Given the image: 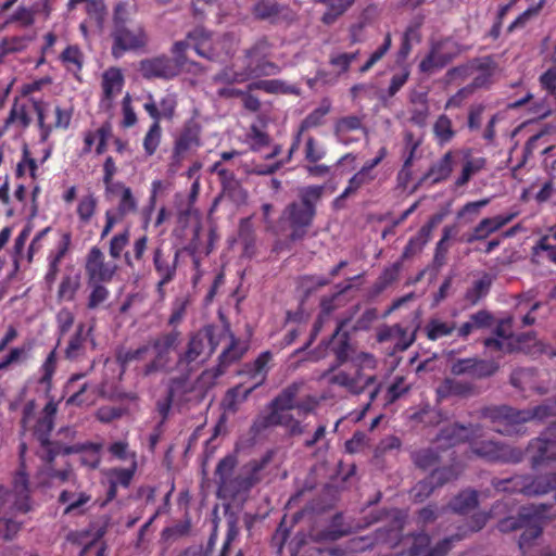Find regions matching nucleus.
Returning a JSON list of instances; mask_svg holds the SVG:
<instances>
[{"mask_svg":"<svg viewBox=\"0 0 556 556\" xmlns=\"http://www.w3.org/2000/svg\"><path fill=\"white\" fill-rule=\"evenodd\" d=\"M193 43L194 50L200 56L206 59H220L228 55L235 46L233 37H225L220 41H214L211 35L203 28H197L188 35L187 41H177L173 47L174 60L166 56H157L144 60L140 63V72L147 78L175 77L185 65L184 53Z\"/></svg>","mask_w":556,"mask_h":556,"instance_id":"f257e3e1","label":"nucleus"},{"mask_svg":"<svg viewBox=\"0 0 556 556\" xmlns=\"http://www.w3.org/2000/svg\"><path fill=\"white\" fill-rule=\"evenodd\" d=\"M31 508L29 488L24 469L13 479L12 490L0 486V535L11 539L23 522L20 518Z\"/></svg>","mask_w":556,"mask_h":556,"instance_id":"f03ea898","label":"nucleus"},{"mask_svg":"<svg viewBox=\"0 0 556 556\" xmlns=\"http://www.w3.org/2000/svg\"><path fill=\"white\" fill-rule=\"evenodd\" d=\"M236 457L226 456L216 468L218 495L220 497H235L250 490L260 480L261 465L250 463L236 471Z\"/></svg>","mask_w":556,"mask_h":556,"instance_id":"7ed1b4c3","label":"nucleus"},{"mask_svg":"<svg viewBox=\"0 0 556 556\" xmlns=\"http://www.w3.org/2000/svg\"><path fill=\"white\" fill-rule=\"evenodd\" d=\"M296 387L286 389L271 404V410L265 419V426H285L293 433L302 432L296 417H303L314 408L315 401L309 400L304 404H295Z\"/></svg>","mask_w":556,"mask_h":556,"instance_id":"20e7f679","label":"nucleus"},{"mask_svg":"<svg viewBox=\"0 0 556 556\" xmlns=\"http://www.w3.org/2000/svg\"><path fill=\"white\" fill-rule=\"evenodd\" d=\"M480 429H468L463 426H454L451 429L442 431V439L451 444H456L464 440H471V448L477 455L490 460L518 462L521 459V453L510 448L507 445H500L493 441L482 442L481 445L477 439Z\"/></svg>","mask_w":556,"mask_h":556,"instance_id":"39448f33","label":"nucleus"},{"mask_svg":"<svg viewBox=\"0 0 556 556\" xmlns=\"http://www.w3.org/2000/svg\"><path fill=\"white\" fill-rule=\"evenodd\" d=\"M375 368V357L367 353H359L353 358L349 367L334 372L329 381L345 388L352 393H361L375 381L372 372Z\"/></svg>","mask_w":556,"mask_h":556,"instance_id":"423d86ee","label":"nucleus"},{"mask_svg":"<svg viewBox=\"0 0 556 556\" xmlns=\"http://www.w3.org/2000/svg\"><path fill=\"white\" fill-rule=\"evenodd\" d=\"M551 517L546 513L545 505L538 507L525 508L518 519L513 517L506 518L500 522V530L503 532L522 529L519 540V546L525 549L532 540L536 539L543 529L545 518Z\"/></svg>","mask_w":556,"mask_h":556,"instance_id":"0eeeda50","label":"nucleus"},{"mask_svg":"<svg viewBox=\"0 0 556 556\" xmlns=\"http://www.w3.org/2000/svg\"><path fill=\"white\" fill-rule=\"evenodd\" d=\"M267 43L265 41L255 45L245 54L243 65L244 71H226L220 79L227 83H241L250 77L268 76L277 73V66L267 61Z\"/></svg>","mask_w":556,"mask_h":556,"instance_id":"6e6552de","label":"nucleus"},{"mask_svg":"<svg viewBox=\"0 0 556 556\" xmlns=\"http://www.w3.org/2000/svg\"><path fill=\"white\" fill-rule=\"evenodd\" d=\"M124 7L118 5L115 12V28L113 31L112 53L121 58L127 51L143 48L148 42V36L139 24L126 25L123 17Z\"/></svg>","mask_w":556,"mask_h":556,"instance_id":"1a4fd4ad","label":"nucleus"},{"mask_svg":"<svg viewBox=\"0 0 556 556\" xmlns=\"http://www.w3.org/2000/svg\"><path fill=\"white\" fill-rule=\"evenodd\" d=\"M556 414L555 405H542L534 410H515L510 407L503 406L496 409L493 416L494 430L500 433L513 434L519 432L518 426L522 422L531 421L534 419L543 420L549 415Z\"/></svg>","mask_w":556,"mask_h":556,"instance_id":"9d476101","label":"nucleus"},{"mask_svg":"<svg viewBox=\"0 0 556 556\" xmlns=\"http://www.w3.org/2000/svg\"><path fill=\"white\" fill-rule=\"evenodd\" d=\"M37 114L40 141L46 142L54 129H66L72 119V111L51 102L34 101Z\"/></svg>","mask_w":556,"mask_h":556,"instance_id":"9b49d317","label":"nucleus"},{"mask_svg":"<svg viewBox=\"0 0 556 556\" xmlns=\"http://www.w3.org/2000/svg\"><path fill=\"white\" fill-rule=\"evenodd\" d=\"M319 194L320 188H308L300 203H294L286 210L282 219L290 224V227L292 228L291 237L293 240L300 239L304 235L305 228L309 225L313 218L314 207L309 202L308 197L318 198Z\"/></svg>","mask_w":556,"mask_h":556,"instance_id":"f8f14e48","label":"nucleus"},{"mask_svg":"<svg viewBox=\"0 0 556 556\" xmlns=\"http://www.w3.org/2000/svg\"><path fill=\"white\" fill-rule=\"evenodd\" d=\"M217 344L215 328L205 327L191 337L180 363L186 365L201 363L214 352Z\"/></svg>","mask_w":556,"mask_h":556,"instance_id":"ddd939ff","label":"nucleus"},{"mask_svg":"<svg viewBox=\"0 0 556 556\" xmlns=\"http://www.w3.org/2000/svg\"><path fill=\"white\" fill-rule=\"evenodd\" d=\"M34 113V101L15 100L8 117L0 123V138L9 130H12L15 136L23 134L30 125Z\"/></svg>","mask_w":556,"mask_h":556,"instance_id":"4468645a","label":"nucleus"},{"mask_svg":"<svg viewBox=\"0 0 556 556\" xmlns=\"http://www.w3.org/2000/svg\"><path fill=\"white\" fill-rule=\"evenodd\" d=\"M527 456L539 466L545 460L556 459V425H552L543 435L531 442L527 448Z\"/></svg>","mask_w":556,"mask_h":556,"instance_id":"2eb2a0df","label":"nucleus"},{"mask_svg":"<svg viewBox=\"0 0 556 556\" xmlns=\"http://www.w3.org/2000/svg\"><path fill=\"white\" fill-rule=\"evenodd\" d=\"M117 270L114 262H106L103 253L93 247L86 260V273L90 282H109Z\"/></svg>","mask_w":556,"mask_h":556,"instance_id":"dca6fc26","label":"nucleus"},{"mask_svg":"<svg viewBox=\"0 0 556 556\" xmlns=\"http://www.w3.org/2000/svg\"><path fill=\"white\" fill-rule=\"evenodd\" d=\"M177 343V334L169 333L157 339L152 346H144L131 356L140 358L142 354L149 353L153 357V362L149 370L162 368L167 363V355L175 349Z\"/></svg>","mask_w":556,"mask_h":556,"instance_id":"f3484780","label":"nucleus"},{"mask_svg":"<svg viewBox=\"0 0 556 556\" xmlns=\"http://www.w3.org/2000/svg\"><path fill=\"white\" fill-rule=\"evenodd\" d=\"M270 358L269 352L261 354L249 369L252 384L250 387L238 386L229 392V395L235 399L244 400L253 389L262 384L265 380Z\"/></svg>","mask_w":556,"mask_h":556,"instance_id":"a211bd4d","label":"nucleus"},{"mask_svg":"<svg viewBox=\"0 0 556 556\" xmlns=\"http://www.w3.org/2000/svg\"><path fill=\"white\" fill-rule=\"evenodd\" d=\"M452 539H445L435 547H429V538L426 534L405 538L402 543L409 549L410 556H444L451 548Z\"/></svg>","mask_w":556,"mask_h":556,"instance_id":"6ab92c4d","label":"nucleus"},{"mask_svg":"<svg viewBox=\"0 0 556 556\" xmlns=\"http://www.w3.org/2000/svg\"><path fill=\"white\" fill-rule=\"evenodd\" d=\"M455 54L453 42L445 40L433 45L429 55L420 63L424 73H433L443 67Z\"/></svg>","mask_w":556,"mask_h":556,"instance_id":"aec40b11","label":"nucleus"},{"mask_svg":"<svg viewBox=\"0 0 556 556\" xmlns=\"http://www.w3.org/2000/svg\"><path fill=\"white\" fill-rule=\"evenodd\" d=\"M124 77L119 68L111 67L102 75L103 99L102 108L110 109L112 100L122 91Z\"/></svg>","mask_w":556,"mask_h":556,"instance_id":"412c9836","label":"nucleus"},{"mask_svg":"<svg viewBox=\"0 0 556 556\" xmlns=\"http://www.w3.org/2000/svg\"><path fill=\"white\" fill-rule=\"evenodd\" d=\"M516 213H508L501 214L490 218H483L475 227L472 233L468 238V242L485 239L491 233L497 231L498 229L510 223L516 217Z\"/></svg>","mask_w":556,"mask_h":556,"instance_id":"4be33fe9","label":"nucleus"},{"mask_svg":"<svg viewBox=\"0 0 556 556\" xmlns=\"http://www.w3.org/2000/svg\"><path fill=\"white\" fill-rule=\"evenodd\" d=\"M485 346L489 351L510 352L521 348L517 340L510 334V321L503 320L496 329V337L488 339Z\"/></svg>","mask_w":556,"mask_h":556,"instance_id":"5701e85b","label":"nucleus"},{"mask_svg":"<svg viewBox=\"0 0 556 556\" xmlns=\"http://www.w3.org/2000/svg\"><path fill=\"white\" fill-rule=\"evenodd\" d=\"M515 485L526 495H542L554 490L556 497V477L542 476L533 480L519 478L515 480Z\"/></svg>","mask_w":556,"mask_h":556,"instance_id":"b1692460","label":"nucleus"},{"mask_svg":"<svg viewBox=\"0 0 556 556\" xmlns=\"http://www.w3.org/2000/svg\"><path fill=\"white\" fill-rule=\"evenodd\" d=\"M111 135L109 125H103L94 130H87L83 134L81 154H88L93 149L98 155L104 153L106 141Z\"/></svg>","mask_w":556,"mask_h":556,"instance_id":"393cba45","label":"nucleus"},{"mask_svg":"<svg viewBox=\"0 0 556 556\" xmlns=\"http://www.w3.org/2000/svg\"><path fill=\"white\" fill-rule=\"evenodd\" d=\"M456 475L457 473L452 471L451 469L434 470L428 480L420 481L413 488L412 496L417 501H424L432 492L433 481H437L441 484V483L448 481L450 479L456 477Z\"/></svg>","mask_w":556,"mask_h":556,"instance_id":"a878e982","label":"nucleus"},{"mask_svg":"<svg viewBox=\"0 0 556 556\" xmlns=\"http://www.w3.org/2000/svg\"><path fill=\"white\" fill-rule=\"evenodd\" d=\"M91 496L84 491L64 490L60 495V502L65 505L64 514H81L86 510Z\"/></svg>","mask_w":556,"mask_h":556,"instance_id":"bb28decb","label":"nucleus"},{"mask_svg":"<svg viewBox=\"0 0 556 556\" xmlns=\"http://www.w3.org/2000/svg\"><path fill=\"white\" fill-rule=\"evenodd\" d=\"M70 244L71 235L68 232H64L62 233L55 249L50 252L48 256L49 268L46 275V280L49 283L54 282L59 273V265L63 260L64 255L66 254V252L68 251Z\"/></svg>","mask_w":556,"mask_h":556,"instance_id":"cd10ccee","label":"nucleus"},{"mask_svg":"<svg viewBox=\"0 0 556 556\" xmlns=\"http://www.w3.org/2000/svg\"><path fill=\"white\" fill-rule=\"evenodd\" d=\"M106 192L119 198L117 206V214L119 217H124L137 211V200L134 197L131 189L126 187L123 182L117 181L116 185H114V187H110Z\"/></svg>","mask_w":556,"mask_h":556,"instance_id":"c85d7f7f","label":"nucleus"},{"mask_svg":"<svg viewBox=\"0 0 556 556\" xmlns=\"http://www.w3.org/2000/svg\"><path fill=\"white\" fill-rule=\"evenodd\" d=\"M136 470V462L132 459L130 468L127 469H112L108 472L110 481L109 498H113L116 494L118 485L128 486Z\"/></svg>","mask_w":556,"mask_h":556,"instance_id":"c756f323","label":"nucleus"},{"mask_svg":"<svg viewBox=\"0 0 556 556\" xmlns=\"http://www.w3.org/2000/svg\"><path fill=\"white\" fill-rule=\"evenodd\" d=\"M485 165V160L483 157H473L466 152L465 161L462 168V174L456 180V185L462 187L465 186L472 176L478 174L483 169Z\"/></svg>","mask_w":556,"mask_h":556,"instance_id":"7c9ffc66","label":"nucleus"},{"mask_svg":"<svg viewBox=\"0 0 556 556\" xmlns=\"http://www.w3.org/2000/svg\"><path fill=\"white\" fill-rule=\"evenodd\" d=\"M455 329L456 325L454 321H446L440 318H432L425 328L427 338L432 341L450 336Z\"/></svg>","mask_w":556,"mask_h":556,"instance_id":"2f4dec72","label":"nucleus"},{"mask_svg":"<svg viewBox=\"0 0 556 556\" xmlns=\"http://www.w3.org/2000/svg\"><path fill=\"white\" fill-rule=\"evenodd\" d=\"M433 135L440 146L448 143L455 136L451 118L440 115L433 124Z\"/></svg>","mask_w":556,"mask_h":556,"instance_id":"473e14b6","label":"nucleus"},{"mask_svg":"<svg viewBox=\"0 0 556 556\" xmlns=\"http://www.w3.org/2000/svg\"><path fill=\"white\" fill-rule=\"evenodd\" d=\"M415 330L405 329L400 325L392 326L388 331V337L394 341L397 350L404 351L415 341Z\"/></svg>","mask_w":556,"mask_h":556,"instance_id":"72a5a7b5","label":"nucleus"},{"mask_svg":"<svg viewBox=\"0 0 556 556\" xmlns=\"http://www.w3.org/2000/svg\"><path fill=\"white\" fill-rule=\"evenodd\" d=\"M56 413V404L53 402L47 403V405L43 408V417L39 420L36 433L39 437V440L42 442V444H47L48 440V433L51 431L53 427V416Z\"/></svg>","mask_w":556,"mask_h":556,"instance_id":"f704fd0d","label":"nucleus"},{"mask_svg":"<svg viewBox=\"0 0 556 556\" xmlns=\"http://www.w3.org/2000/svg\"><path fill=\"white\" fill-rule=\"evenodd\" d=\"M61 60L67 71L75 75L81 70L84 63L83 53L76 46L67 47L63 51Z\"/></svg>","mask_w":556,"mask_h":556,"instance_id":"c9c22d12","label":"nucleus"},{"mask_svg":"<svg viewBox=\"0 0 556 556\" xmlns=\"http://www.w3.org/2000/svg\"><path fill=\"white\" fill-rule=\"evenodd\" d=\"M51 9L49 7L48 0H45L41 8L36 5L34 9L28 8H18L17 11L12 16L13 21L20 22L23 25H29L34 21L35 13H43L46 16L50 13Z\"/></svg>","mask_w":556,"mask_h":556,"instance_id":"e433bc0d","label":"nucleus"},{"mask_svg":"<svg viewBox=\"0 0 556 556\" xmlns=\"http://www.w3.org/2000/svg\"><path fill=\"white\" fill-rule=\"evenodd\" d=\"M453 169L452 153L447 152L441 160H439L430 169V177L433 181H441L450 176Z\"/></svg>","mask_w":556,"mask_h":556,"instance_id":"4c0bfd02","label":"nucleus"},{"mask_svg":"<svg viewBox=\"0 0 556 556\" xmlns=\"http://www.w3.org/2000/svg\"><path fill=\"white\" fill-rule=\"evenodd\" d=\"M493 277L484 274L479 280L475 282L472 288H470L467 292V299L472 304L477 303L481 298H483L490 290L492 285Z\"/></svg>","mask_w":556,"mask_h":556,"instance_id":"58836bf2","label":"nucleus"},{"mask_svg":"<svg viewBox=\"0 0 556 556\" xmlns=\"http://www.w3.org/2000/svg\"><path fill=\"white\" fill-rule=\"evenodd\" d=\"M478 503L477 493L475 491H464L454 498L451 506L457 513H467Z\"/></svg>","mask_w":556,"mask_h":556,"instance_id":"ea45409f","label":"nucleus"},{"mask_svg":"<svg viewBox=\"0 0 556 556\" xmlns=\"http://www.w3.org/2000/svg\"><path fill=\"white\" fill-rule=\"evenodd\" d=\"M79 288V276H65L59 288V298L64 301H72Z\"/></svg>","mask_w":556,"mask_h":556,"instance_id":"a19ab883","label":"nucleus"},{"mask_svg":"<svg viewBox=\"0 0 556 556\" xmlns=\"http://www.w3.org/2000/svg\"><path fill=\"white\" fill-rule=\"evenodd\" d=\"M86 339L87 333H84V327L80 326L77 333L71 339L66 348V356L72 359L79 357L85 350Z\"/></svg>","mask_w":556,"mask_h":556,"instance_id":"79ce46f5","label":"nucleus"},{"mask_svg":"<svg viewBox=\"0 0 556 556\" xmlns=\"http://www.w3.org/2000/svg\"><path fill=\"white\" fill-rule=\"evenodd\" d=\"M97 207V199L92 194L83 197L77 206L79 219L87 224L93 216Z\"/></svg>","mask_w":556,"mask_h":556,"instance_id":"37998d69","label":"nucleus"},{"mask_svg":"<svg viewBox=\"0 0 556 556\" xmlns=\"http://www.w3.org/2000/svg\"><path fill=\"white\" fill-rule=\"evenodd\" d=\"M467 391V388L454 379H445L437 389L438 396L445 399L452 395H460Z\"/></svg>","mask_w":556,"mask_h":556,"instance_id":"c03bdc74","label":"nucleus"},{"mask_svg":"<svg viewBox=\"0 0 556 556\" xmlns=\"http://www.w3.org/2000/svg\"><path fill=\"white\" fill-rule=\"evenodd\" d=\"M160 140L161 127L157 122H154L143 139V148L147 154L152 155L156 151Z\"/></svg>","mask_w":556,"mask_h":556,"instance_id":"a18cd8bd","label":"nucleus"},{"mask_svg":"<svg viewBox=\"0 0 556 556\" xmlns=\"http://www.w3.org/2000/svg\"><path fill=\"white\" fill-rule=\"evenodd\" d=\"M330 111V103L324 100L302 123V128L318 126Z\"/></svg>","mask_w":556,"mask_h":556,"instance_id":"49530a36","label":"nucleus"},{"mask_svg":"<svg viewBox=\"0 0 556 556\" xmlns=\"http://www.w3.org/2000/svg\"><path fill=\"white\" fill-rule=\"evenodd\" d=\"M375 179V176L366 169L361 168L349 181V186L342 193V197H348L350 193L356 191L362 186L369 184Z\"/></svg>","mask_w":556,"mask_h":556,"instance_id":"de8ad7c7","label":"nucleus"},{"mask_svg":"<svg viewBox=\"0 0 556 556\" xmlns=\"http://www.w3.org/2000/svg\"><path fill=\"white\" fill-rule=\"evenodd\" d=\"M83 377H84L83 375H75L68 380L66 389H67V392L72 393L67 400L68 404H81L85 402V400L81 399V394H83V392H85L87 384L83 383L81 386H76V383Z\"/></svg>","mask_w":556,"mask_h":556,"instance_id":"09e8293b","label":"nucleus"},{"mask_svg":"<svg viewBox=\"0 0 556 556\" xmlns=\"http://www.w3.org/2000/svg\"><path fill=\"white\" fill-rule=\"evenodd\" d=\"M533 258L539 263L547 260L556 264V248L549 247L543 238L533 248Z\"/></svg>","mask_w":556,"mask_h":556,"instance_id":"8fccbe9b","label":"nucleus"},{"mask_svg":"<svg viewBox=\"0 0 556 556\" xmlns=\"http://www.w3.org/2000/svg\"><path fill=\"white\" fill-rule=\"evenodd\" d=\"M351 130L361 132V121L357 117L343 118L337 124L338 139L343 143H349L345 135Z\"/></svg>","mask_w":556,"mask_h":556,"instance_id":"3c124183","label":"nucleus"},{"mask_svg":"<svg viewBox=\"0 0 556 556\" xmlns=\"http://www.w3.org/2000/svg\"><path fill=\"white\" fill-rule=\"evenodd\" d=\"M514 386L522 389H535L534 372L531 369H519L511 376Z\"/></svg>","mask_w":556,"mask_h":556,"instance_id":"603ef678","label":"nucleus"},{"mask_svg":"<svg viewBox=\"0 0 556 556\" xmlns=\"http://www.w3.org/2000/svg\"><path fill=\"white\" fill-rule=\"evenodd\" d=\"M129 241V230L126 229L125 231L117 233L112 237L110 241V255L113 258H119L122 255L123 250L128 244Z\"/></svg>","mask_w":556,"mask_h":556,"instance_id":"864d4df0","label":"nucleus"},{"mask_svg":"<svg viewBox=\"0 0 556 556\" xmlns=\"http://www.w3.org/2000/svg\"><path fill=\"white\" fill-rule=\"evenodd\" d=\"M92 283V290L88 299L89 308L98 307L109 298V290L105 287L99 285L98 282Z\"/></svg>","mask_w":556,"mask_h":556,"instance_id":"5fc2aeb1","label":"nucleus"},{"mask_svg":"<svg viewBox=\"0 0 556 556\" xmlns=\"http://www.w3.org/2000/svg\"><path fill=\"white\" fill-rule=\"evenodd\" d=\"M542 89L548 94L553 96L556 93V67H551L545 71L539 78Z\"/></svg>","mask_w":556,"mask_h":556,"instance_id":"6e6d98bb","label":"nucleus"},{"mask_svg":"<svg viewBox=\"0 0 556 556\" xmlns=\"http://www.w3.org/2000/svg\"><path fill=\"white\" fill-rule=\"evenodd\" d=\"M122 110H123V121L122 125L124 127H131L137 122L136 113L131 106V99L129 94H126L122 102Z\"/></svg>","mask_w":556,"mask_h":556,"instance_id":"4d7b16f0","label":"nucleus"},{"mask_svg":"<svg viewBox=\"0 0 556 556\" xmlns=\"http://www.w3.org/2000/svg\"><path fill=\"white\" fill-rule=\"evenodd\" d=\"M244 350L245 349L243 346L239 345L238 342H236L231 338L230 346L226 351H224L220 356L222 364L227 365V364L240 358L243 355Z\"/></svg>","mask_w":556,"mask_h":556,"instance_id":"13d9d810","label":"nucleus"},{"mask_svg":"<svg viewBox=\"0 0 556 556\" xmlns=\"http://www.w3.org/2000/svg\"><path fill=\"white\" fill-rule=\"evenodd\" d=\"M38 166L34 159L29 157L28 152H24L23 160L17 165V174L20 176L35 177Z\"/></svg>","mask_w":556,"mask_h":556,"instance_id":"bf43d9fd","label":"nucleus"},{"mask_svg":"<svg viewBox=\"0 0 556 556\" xmlns=\"http://www.w3.org/2000/svg\"><path fill=\"white\" fill-rule=\"evenodd\" d=\"M255 86H256V88L263 89L269 93H278V92L286 93V92L293 91L292 88L286 86L282 81L276 80V79L264 80V81L256 84Z\"/></svg>","mask_w":556,"mask_h":556,"instance_id":"052dcab7","label":"nucleus"},{"mask_svg":"<svg viewBox=\"0 0 556 556\" xmlns=\"http://www.w3.org/2000/svg\"><path fill=\"white\" fill-rule=\"evenodd\" d=\"M325 155V149L313 138H309L305 147V157L309 162H317Z\"/></svg>","mask_w":556,"mask_h":556,"instance_id":"680f3d73","label":"nucleus"},{"mask_svg":"<svg viewBox=\"0 0 556 556\" xmlns=\"http://www.w3.org/2000/svg\"><path fill=\"white\" fill-rule=\"evenodd\" d=\"M27 45H28V39H26V38L14 37V38L5 39L2 42V53L7 54V53L22 51L27 47Z\"/></svg>","mask_w":556,"mask_h":556,"instance_id":"e2e57ef3","label":"nucleus"},{"mask_svg":"<svg viewBox=\"0 0 556 556\" xmlns=\"http://www.w3.org/2000/svg\"><path fill=\"white\" fill-rule=\"evenodd\" d=\"M248 141L252 149L258 150L267 144L268 137L265 132L253 126L248 134Z\"/></svg>","mask_w":556,"mask_h":556,"instance_id":"0e129e2a","label":"nucleus"},{"mask_svg":"<svg viewBox=\"0 0 556 556\" xmlns=\"http://www.w3.org/2000/svg\"><path fill=\"white\" fill-rule=\"evenodd\" d=\"M103 182L105 185V190L110 189V187H114L116 182L113 181V177L117 172L115 162L112 156H108L103 164Z\"/></svg>","mask_w":556,"mask_h":556,"instance_id":"69168bd1","label":"nucleus"},{"mask_svg":"<svg viewBox=\"0 0 556 556\" xmlns=\"http://www.w3.org/2000/svg\"><path fill=\"white\" fill-rule=\"evenodd\" d=\"M80 460L84 465L94 468L100 462L99 446L92 444L86 447Z\"/></svg>","mask_w":556,"mask_h":556,"instance_id":"338daca9","label":"nucleus"},{"mask_svg":"<svg viewBox=\"0 0 556 556\" xmlns=\"http://www.w3.org/2000/svg\"><path fill=\"white\" fill-rule=\"evenodd\" d=\"M176 108L175 97L168 94L164 97L159 104V114L161 118H170Z\"/></svg>","mask_w":556,"mask_h":556,"instance_id":"774afa93","label":"nucleus"}]
</instances>
